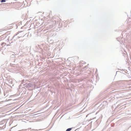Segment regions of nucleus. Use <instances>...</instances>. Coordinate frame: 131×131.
<instances>
[{
    "instance_id": "nucleus-2",
    "label": "nucleus",
    "mask_w": 131,
    "mask_h": 131,
    "mask_svg": "<svg viewBox=\"0 0 131 131\" xmlns=\"http://www.w3.org/2000/svg\"><path fill=\"white\" fill-rule=\"evenodd\" d=\"M6 1L5 0H2L1 1V2H4Z\"/></svg>"
},
{
    "instance_id": "nucleus-1",
    "label": "nucleus",
    "mask_w": 131,
    "mask_h": 131,
    "mask_svg": "<svg viewBox=\"0 0 131 131\" xmlns=\"http://www.w3.org/2000/svg\"><path fill=\"white\" fill-rule=\"evenodd\" d=\"M72 129L71 128H69L67 129L66 131H70Z\"/></svg>"
}]
</instances>
